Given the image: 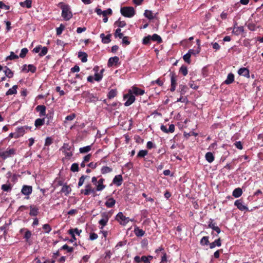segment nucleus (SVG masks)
Listing matches in <instances>:
<instances>
[{"instance_id": "7", "label": "nucleus", "mask_w": 263, "mask_h": 263, "mask_svg": "<svg viewBox=\"0 0 263 263\" xmlns=\"http://www.w3.org/2000/svg\"><path fill=\"white\" fill-rule=\"evenodd\" d=\"M96 191V188H93L90 183H88L85 185V189H82L81 190V193L88 196L90 194H95Z\"/></svg>"}, {"instance_id": "38", "label": "nucleus", "mask_w": 263, "mask_h": 263, "mask_svg": "<svg viewBox=\"0 0 263 263\" xmlns=\"http://www.w3.org/2000/svg\"><path fill=\"white\" fill-rule=\"evenodd\" d=\"M91 149V145H88L85 147H81L79 149L80 153L85 154L89 152Z\"/></svg>"}, {"instance_id": "58", "label": "nucleus", "mask_w": 263, "mask_h": 263, "mask_svg": "<svg viewBox=\"0 0 263 263\" xmlns=\"http://www.w3.org/2000/svg\"><path fill=\"white\" fill-rule=\"evenodd\" d=\"M43 229L46 233H49L51 231V227L49 224H45L43 226Z\"/></svg>"}, {"instance_id": "55", "label": "nucleus", "mask_w": 263, "mask_h": 263, "mask_svg": "<svg viewBox=\"0 0 263 263\" xmlns=\"http://www.w3.org/2000/svg\"><path fill=\"white\" fill-rule=\"evenodd\" d=\"M61 250H66L67 252H72L73 251V248L72 247H69L67 245H63L61 248Z\"/></svg>"}, {"instance_id": "53", "label": "nucleus", "mask_w": 263, "mask_h": 263, "mask_svg": "<svg viewBox=\"0 0 263 263\" xmlns=\"http://www.w3.org/2000/svg\"><path fill=\"white\" fill-rule=\"evenodd\" d=\"M179 72H180L183 74V76H186L188 72L186 66L182 65L180 68Z\"/></svg>"}, {"instance_id": "4", "label": "nucleus", "mask_w": 263, "mask_h": 263, "mask_svg": "<svg viewBox=\"0 0 263 263\" xmlns=\"http://www.w3.org/2000/svg\"><path fill=\"white\" fill-rule=\"evenodd\" d=\"M71 146L69 145L68 143H64L63 145L60 149L62 151V153L65 156V158L67 159H70L73 155V153L71 152Z\"/></svg>"}, {"instance_id": "42", "label": "nucleus", "mask_w": 263, "mask_h": 263, "mask_svg": "<svg viewBox=\"0 0 263 263\" xmlns=\"http://www.w3.org/2000/svg\"><path fill=\"white\" fill-rule=\"evenodd\" d=\"M117 91L116 89H111L107 95L108 99H111L115 97L117 95Z\"/></svg>"}, {"instance_id": "26", "label": "nucleus", "mask_w": 263, "mask_h": 263, "mask_svg": "<svg viewBox=\"0 0 263 263\" xmlns=\"http://www.w3.org/2000/svg\"><path fill=\"white\" fill-rule=\"evenodd\" d=\"M243 31V27L242 26H237V23H236L234 25L233 32L236 35H238Z\"/></svg>"}, {"instance_id": "30", "label": "nucleus", "mask_w": 263, "mask_h": 263, "mask_svg": "<svg viewBox=\"0 0 263 263\" xmlns=\"http://www.w3.org/2000/svg\"><path fill=\"white\" fill-rule=\"evenodd\" d=\"M205 160L209 162V163H212L214 160V156L212 153L211 152H208L205 154Z\"/></svg>"}, {"instance_id": "1", "label": "nucleus", "mask_w": 263, "mask_h": 263, "mask_svg": "<svg viewBox=\"0 0 263 263\" xmlns=\"http://www.w3.org/2000/svg\"><path fill=\"white\" fill-rule=\"evenodd\" d=\"M58 6L62 10L61 16L64 20L67 21L72 17L73 14L69 5L63 2H60Z\"/></svg>"}, {"instance_id": "63", "label": "nucleus", "mask_w": 263, "mask_h": 263, "mask_svg": "<svg viewBox=\"0 0 263 263\" xmlns=\"http://www.w3.org/2000/svg\"><path fill=\"white\" fill-rule=\"evenodd\" d=\"M76 117V115L74 113L71 114L68 116H67L65 118L66 121H71Z\"/></svg>"}, {"instance_id": "34", "label": "nucleus", "mask_w": 263, "mask_h": 263, "mask_svg": "<svg viewBox=\"0 0 263 263\" xmlns=\"http://www.w3.org/2000/svg\"><path fill=\"white\" fill-rule=\"evenodd\" d=\"M144 15L145 17L147 18L149 20H152L154 18L155 16L152 11L146 10L144 12Z\"/></svg>"}, {"instance_id": "6", "label": "nucleus", "mask_w": 263, "mask_h": 263, "mask_svg": "<svg viewBox=\"0 0 263 263\" xmlns=\"http://www.w3.org/2000/svg\"><path fill=\"white\" fill-rule=\"evenodd\" d=\"M123 98L124 99H127V101L124 103L125 106L130 105L135 101V96L132 93V91L129 90L127 93L124 95Z\"/></svg>"}, {"instance_id": "27", "label": "nucleus", "mask_w": 263, "mask_h": 263, "mask_svg": "<svg viewBox=\"0 0 263 263\" xmlns=\"http://www.w3.org/2000/svg\"><path fill=\"white\" fill-rule=\"evenodd\" d=\"M18 88L17 85H15L13 86L11 88H10L6 93V96H9L12 95H15L17 93V88Z\"/></svg>"}, {"instance_id": "11", "label": "nucleus", "mask_w": 263, "mask_h": 263, "mask_svg": "<svg viewBox=\"0 0 263 263\" xmlns=\"http://www.w3.org/2000/svg\"><path fill=\"white\" fill-rule=\"evenodd\" d=\"M129 90H130L132 93L134 95L136 96H142L145 93L144 90L136 86H133L130 89H129Z\"/></svg>"}, {"instance_id": "21", "label": "nucleus", "mask_w": 263, "mask_h": 263, "mask_svg": "<svg viewBox=\"0 0 263 263\" xmlns=\"http://www.w3.org/2000/svg\"><path fill=\"white\" fill-rule=\"evenodd\" d=\"M221 246V240L220 238H218V239H216L214 241L210 243L209 244V247L210 249H213L215 247H220Z\"/></svg>"}, {"instance_id": "15", "label": "nucleus", "mask_w": 263, "mask_h": 263, "mask_svg": "<svg viewBox=\"0 0 263 263\" xmlns=\"http://www.w3.org/2000/svg\"><path fill=\"white\" fill-rule=\"evenodd\" d=\"M123 182V177L121 175H118L115 176L112 180V183L116 184L117 186H120Z\"/></svg>"}, {"instance_id": "23", "label": "nucleus", "mask_w": 263, "mask_h": 263, "mask_svg": "<svg viewBox=\"0 0 263 263\" xmlns=\"http://www.w3.org/2000/svg\"><path fill=\"white\" fill-rule=\"evenodd\" d=\"M87 54L85 52L80 51L78 52V58L83 63L86 62L87 61Z\"/></svg>"}, {"instance_id": "19", "label": "nucleus", "mask_w": 263, "mask_h": 263, "mask_svg": "<svg viewBox=\"0 0 263 263\" xmlns=\"http://www.w3.org/2000/svg\"><path fill=\"white\" fill-rule=\"evenodd\" d=\"M111 36V34H108L106 36L104 33H101L100 35V38L102 40V42L104 44H108L110 42V37Z\"/></svg>"}, {"instance_id": "29", "label": "nucleus", "mask_w": 263, "mask_h": 263, "mask_svg": "<svg viewBox=\"0 0 263 263\" xmlns=\"http://www.w3.org/2000/svg\"><path fill=\"white\" fill-rule=\"evenodd\" d=\"M20 5L22 7L30 8L32 7V1L31 0H25L24 2H20Z\"/></svg>"}, {"instance_id": "32", "label": "nucleus", "mask_w": 263, "mask_h": 263, "mask_svg": "<svg viewBox=\"0 0 263 263\" xmlns=\"http://www.w3.org/2000/svg\"><path fill=\"white\" fill-rule=\"evenodd\" d=\"M242 194V189H240V187H238V188L235 189L233 191L232 195L235 198H238L241 196Z\"/></svg>"}, {"instance_id": "43", "label": "nucleus", "mask_w": 263, "mask_h": 263, "mask_svg": "<svg viewBox=\"0 0 263 263\" xmlns=\"http://www.w3.org/2000/svg\"><path fill=\"white\" fill-rule=\"evenodd\" d=\"M114 36L115 38L119 37L120 39H122L123 36V34L121 33V29L119 28L117 29L114 33Z\"/></svg>"}, {"instance_id": "20", "label": "nucleus", "mask_w": 263, "mask_h": 263, "mask_svg": "<svg viewBox=\"0 0 263 263\" xmlns=\"http://www.w3.org/2000/svg\"><path fill=\"white\" fill-rule=\"evenodd\" d=\"M134 232L137 237H142L144 235L145 232L142 229H140L137 226H135Z\"/></svg>"}, {"instance_id": "54", "label": "nucleus", "mask_w": 263, "mask_h": 263, "mask_svg": "<svg viewBox=\"0 0 263 263\" xmlns=\"http://www.w3.org/2000/svg\"><path fill=\"white\" fill-rule=\"evenodd\" d=\"M28 50L27 48H23L21 51V53L19 55L20 57L21 58H24L26 57V54L28 53Z\"/></svg>"}, {"instance_id": "64", "label": "nucleus", "mask_w": 263, "mask_h": 263, "mask_svg": "<svg viewBox=\"0 0 263 263\" xmlns=\"http://www.w3.org/2000/svg\"><path fill=\"white\" fill-rule=\"evenodd\" d=\"M112 13V10L110 8L107 9L106 10H104L103 11V16L105 17L108 15H111Z\"/></svg>"}, {"instance_id": "12", "label": "nucleus", "mask_w": 263, "mask_h": 263, "mask_svg": "<svg viewBox=\"0 0 263 263\" xmlns=\"http://www.w3.org/2000/svg\"><path fill=\"white\" fill-rule=\"evenodd\" d=\"M171 86L170 90L171 91H174L176 89V86L177 84L176 83V77L175 73H171Z\"/></svg>"}, {"instance_id": "44", "label": "nucleus", "mask_w": 263, "mask_h": 263, "mask_svg": "<svg viewBox=\"0 0 263 263\" xmlns=\"http://www.w3.org/2000/svg\"><path fill=\"white\" fill-rule=\"evenodd\" d=\"M70 171L72 172H78L79 171V164L77 163L72 164L70 167Z\"/></svg>"}, {"instance_id": "10", "label": "nucleus", "mask_w": 263, "mask_h": 263, "mask_svg": "<svg viewBox=\"0 0 263 263\" xmlns=\"http://www.w3.org/2000/svg\"><path fill=\"white\" fill-rule=\"evenodd\" d=\"M119 60V58L117 56L110 58L108 61L107 65L109 67L117 66L120 64Z\"/></svg>"}, {"instance_id": "36", "label": "nucleus", "mask_w": 263, "mask_h": 263, "mask_svg": "<svg viewBox=\"0 0 263 263\" xmlns=\"http://www.w3.org/2000/svg\"><path fill=\"white\" fill-rule=\"evenodd\" d=\"M114 25L117 26L119 28L125 27L126 25V23L124 21H121L120 18L118 21H116Z\"/></svg>"}, {"instance_id": "25", "label": "nucleus", "mask_w": 263, "mask_h": 263, "mask_svg": "<svg viewBox=\"0 0 263 263\" xmlns=\"http://www.w3.org/2000/svg\"><path fill=\"white\" fill-rule=\"evenodd\" d=\"M234 81V75L232 73L228 74L227 79L224 81V83L226 84H230Z\"/></svg>"}, {"instance_id": "13", "label": "nucleus", "mask_w": 263, "mask_h": 263, "mask_svg": "<svg viewBox=\"0 0 263 263\" xmlns=\"http://www.w3.org/2000/svg\"><path fill=\"white\" fill-rule=\"evenodd\" d=\"M104 181L105 179L103 178H100L98 180V184L96 187V190L97 191H101L105 188L106 185L103 184Z\"/></svg>"}, {"instance_id": "51", "label": "nucleus", "mask_w": 263, "mask_h": 263, "mask_svg": "<svg viewBox=\"0 0 263 263\" xmlns=\"http://www.w3.org/2000/svg\"><path fill=\"white\" fill-rule=\"evenodd\" d=\"M191 54L187 52V53L185 54H184L183 57V60L187 63V64H191Z\"/></svg>"}, {"instance_id": "8", "label": "nucleus", "mask_w": 263, "mask_h": 263, "mask_svg": "<svg viewBox=\"0 0 263 263\" xmlns=\"http://www.w3.org/2000/svg\"><path fill=\"white\" fill-rule=\"evenodd\" d=\"M116 220L121 224L125 226L129 221V218L125 217L122 212H119L116 215Z\"/></svg>"}, {"instance_id": "18", "label": "nucleus", "mask_w": 263, "mask_h": 263, "mask_svg": "<svg viewBox=\"0 0 263 263\" xmlns=\"http://www.w3.org/2000/svg\"><path fill=\"white\" fill-rule=\"evenodd\" d=\"M71 192V189L70 185L65 184L63 185L61 192L64 193L65 196L68 195Z\"/></svg>"}, {"instance_id": "61", "label": "nucleus", "mask_w": 263, "mask_h": 263, "mask_svg": "<svg viewBox=\"0 0 263 263\" xmlns=\"http://www.w3.org/2000/svg\"><path fill=\"white\" fill-rule=\"evenodd\" d=\"M155 83H156L159 86H161L163 84V81L161 80L160 78H158L157 80L152 82V84H154Z\"/></svg>"}, {"instance_id": "9", "label": "nucleus", "mask_w": 263, "mask_h": 263, "mask_svg": "<svg viewBox=\"0 0 263 263\" xmlns=\"http://www.w3.org/2000/svg\"><path fill=\"white\" fill-rule=\"evenodd\" d=\"M32 187L30 185H24L22 186V190H21V193L24 195L26 196L25 199H29V195L32 193Z\"/></svg>"}, {"instance_id": "48", "label": "nucleus", "mask_w": 263, "mask_h": 263, "mask_svg": "<svg viewBox=\"0 0 263 263\" xmlns=\"http://www.w3.org/2000/svg\"><path fill=\"white\" fill-rule=\"evenodd\" d=\"M200 51V48L199 46H198L196 49H190L188 51V52L192 55H196L198 54Z\"/></svg>"}, {"instance_id": "49", "label": "nucleus", "mask_w": 263, "mask_h": 263, "mask_svg": "<svg viewBox=\"0 0 263 263\" xmlns=\"http://www.w3.org/2000/svg\"><path fill=\"white\" fill-rule=\"evenodd\" d=\"M65 26L63 24H61L60 27L56 29L57 35H60L62 34L63 31L65 29Z\"/></svg>"}, {"instance_id": "3", "label": "nucleus", "mask_w": 263, "mask_h": 263, "mask_svg": "<svg viewBox=\"0 0 263 263\" xmlns=\"http://www.w3.org/2000/svg\"><path fill=\"white\" fill-rule=\"evenodd\" d=\"M101 216L102 218L99 221V224L101 226L100 228V229H102L105 227L108 220L109 218L111 216V213L110 212H104L101 213Z\"/></svg>"}, {"instance_id": "24", "label": "nucleus", "mask_w": 263, "mask_h": 263, "mask_svg": "<svg viewBox=\"0 0 263 263\" xmlns=\"http://www.w3.org/2000/svg\"><path fill=\"white\" fill-rule=\"evenodd\" d=\"M116 203V200L113 198H109L105 203V205L108 208H112Z\"/></svg>"}, {"instance_id": "40", "label": "nucleus", "mask_w": 263, "mask_h": 263, "mask_svg": "<svg viewBox=\"0 0 263 263\" xmlns=\"http://www.w3.org/2000/svg\"><path fill=\"white\" fill-rule=\"evenodd\" d=\"M5 69H6L4 70L5 75L9 78H12L13 76V71L7 67H5Z\"/></svg>"}, {"instance_id": "31", "label": "nucleus", "mask_w": 263, "mask_h": 263, "mask_svg": "<svg viewBox=\"0 0 263 263\" xmlns=\"http://www.w3.org/2000/svg\"><path fill=\"white\" fill-rule=\"evenodd\" d=\"M151 41L157 42L158 43H161L162 42V40L160 35L157 34H154L153 35H151Z\"/></svg>"}, {"instance_id": "37", "label": "nucleus", "mask_w": 263, "mask_h": 263, "mask_svg": "<svg viewBox=\"0 0 263 263\" xmlns=\"http://www.w3.org/2000/svg\"><path fill=\"white\" fill-rule=\"evenodd\" d=\"M25 133V129L23 128V126L18 127L16 129V133L17 134L16 137H18V138H19L21 136H23Z\"/></svg>"}, {"instance_id": "47", "label": "nucleus", "mask_w": 263, "mask_h": 263, "mask_svg": "<svg viewBox=\"0 0 263 263\" xmlns=\"http://www.w3.org/2000/svg\"><path fill=\"white\" fill-rule=\"evenodd\" d=\"M18 56L15 54L13 52L11 51L10 52V55L8 56L6 58V60H12L18 59Z\"/></svg>"}, {"instance_id": "41", "label": "nucleus", "mask_w": 263, "mask_h": 263, "mask_svg": "<svg viewBox=\"0 0 263 263\" xmlns=\"http://www.w3.org/2000/svg\"><path fill=\"white\" fill-rule=\"evenodd\" d=\"M148 154L147 150H140L137 154V157L138 158H144Z\"/></svg>"}, {"instance_id": "2", "label": "nucleus", "mask_w": 263, "mask_h": 263, "mask_svg": "<svg viewBox=\"0 0 263 263\" xmlns=\"http://www.w3.org/2000/svg\"><path fill=\"white\" fill-rule=\"evenodd\" d=\"M121 14L126 17H132L135 15V10L133 7L125 6L121 7L120 9Z\"/></svg>"}, {"instance_id": "59", "label": "nucleus", "mask_w": 263, "mask_h": 263, "mask_svg": "<svg viewBox=\"0 0 263 263\" xmlns=\"http://www.w3.org/2000/svg\"><path fill=\"white\" fill-rule=\"evenodd\" d=\"M187 88V87L186 86L183 85H180L179 89L180 90V94L181 95H184L186 92Z\"/></svg>"}, {"instance_id": "45", "label": "nucleus", "mask_w": 263, "mask_h": 263, "mask_svg": "<svg viewBox=\"0 0 263 263\" xmlns=\"http://www.w3.org/2000/svg\"><path fill=\"white\" fill-rule=\"evenodd\" d=\"M31 235L32 234L30 231L28 230H26L24 235V238L25 239V241L26 242L28 241L29 239L30 238L31 236Z\"/></svg>"}, {"instance_id": "57", "label": "nucleus", "mask_w": 263, "mask_h": 263, "mask_svg": "<svg viewBox=\"0 0 263 263\" xmlns=\"http://www.w3.org/2000/svg\"><path fill=\"white\" fill-rule=\"evenodd\" d=\"M87 93H88L87 97L89 98L91 102H96L98 100V98L95 96L93 94L90 93L88 92Z\"/></svg>"}, {"instance_id": "28", "label": "nucleus", "mask_w": 263, "mask_h": 263, "mask_svg": "<svg viewBox=\"0 0 263 263\" xmlns=\"http://www.w3.org/2000/svg\"><path fill=\"white\" fill-rule=\"evenodd\" d=\"M12 189V185L10 183L4 184L1 186V189L4 192H9L11 191Z\"/></svg>"}, {"instance_id": "16", "label": "nucleus", "mask_w": 263, "mask_h": 263, "mask_svg": "<svg viewBox=\"0 0 263 263\" xmlns=\"http://www.w3.org/2000/svg\"><path fill=\"white\" fill-rule=\"evenodd\" d=\"M46 106L43 105H40L36 107L35 110L39 112L40 116H44L46 115Z\"/></svg>"}, {"instance_id": "56", "label": "nucleus", "mask_w": 263, "mask_h": 263, "mask_svg": "<svg viewBox=\"0 0 263 263\" xmlns=\"http://www.w3.org/2000/svg\"><path fill=\"white\" fill-rule=\"evenodd\" d=\"M216 227H217L216 223L214 222L213 219H210L209 221L208 228L213 230Z\"/></svg>"}, {"instance_id": "60", "label": "nucleus", "mask_w": 263, "mask_h": 263, "mask_svg": "<svg viewBox=\"0 0 263 263\" xmlns=\"http://www.w3.org/2000/svg\"><path fill=\"white\" fill-rule=\"evenodd\" d=\"M52 142H53V141H52V139L51 137H47L45 140V146H49L50 145H51L52 143Z\"/></svg>"}, {"instance_id": "39", "label": "nucleus", "mask_w": 263, "mask_h": 263, "mask_svg": "<svg viewBox=\"0 0 263 263\" xmlns=\"http://www.w3.org/2000/svg\"><path fill=\"white\" fill-rule=\"evenodd\" d=\"M112 171V168L110 167L107 166H103L101 170V172L102 174H105L107 173H109L111 172Z\"/></svg>"}, {"instance_id": "50", "label": "nucleus", "mask_w": 263, "mask_h": 263, "mask_svg": "<svg viewBox=\"0 0 263 263\" xmlns=\"http://www.w3.org/2000/svg\"><path fill=\"white\" fill-rule=\"evenodd\" d=\"M27 70H26V73L27 72H28L29 71L31 72L32 73H34L35 72L36 70V68L35 66H34L32 64H29L27 66Z\"/></svg>"}, {"instance_id": "14", "label": "nucleus", "mask_w": 263, "mask_h": 263, "mask_svg": "<svg viewBox=\"0 0 263 263\" xmlns=\"http://www.w3.org/2000/svg\"><path fill=\"white\" fill-rule=\"evenodd\" d=\"M238 73L240 76L249 78L250 77V71L247 68H241L238 71Z\"/></svg>"}, {"instance_id": "62", "label": "nucleus", "mask_w": 263, "mask_h": 263, "mask_svg": "<svg viewBox=\"0 0 263 263\" xmlns=\"http://www.w3.org/2000/svg\"><path fill=\"white\" fill-rule=\"evenodd\" d=\"M102 74H101V73H96L95 74L94 80L97 82H99L102 80Z\"/></svg>"}, {"instance_id": "35", "label": "nucleus", "mask_w": 263, "mask_h": 263, "mask_svg": "<svg viewBox=\"0 0 263 263\" xmlns=\"http://www.w3.org/2000/svg\"><path fill=\"white\" fill-rule=\"evenodd\" d=\"M209 236H203L200 241V244L202 246L209 245L210 242L209 240Z\"/></svg>"}, {"instance_id": "22", "label": "nucleus", "mask_w": 263, "mask_h": 263, "mask_svg": "<svg viewBox=\"0 0 263 263\" xmlns=\"http://www.w3.org/2000/svg\"><path fill=\"white\" fill-rule=\"evenodd\" d=\"M39 214V209L34 206H30L29 215L31 216H36Z\"/></svg>"}, {"instance_id": "5", "label": "nucleus", "mask_w": 263, "mask_h": 263, "mask_svg": "<svg viewBox=\"0 0 263 263\" xmlns=\"http://www.w3.org/2000/svg\"><path fill=\"white\" fill-rule=\"evenodd\" d=\"M16 154V149L13 148H8L5 151L0 152V157L5 160L8 158L11 157Z\"/></svg>"}, {"instance_id": "33", "label": "nucleus", "mask_w": 263, "mask_h": 263, "mask_svg": "<svg viewBox=\"0 0 263 263\" xmlns=\"http://www.w3.org/2000/svg\"><path fill=\"white\" fill-rule=\"evenodd\" d=\"M45 123V118H38L35 120L34 122V125L36 128H39L40 127L43 125Z\"/></svg>"}, {"instance_id": "52", "label": "nucleus", "mask_w": 263, "mask_h": 263, "mask_svg": "<svg viewBox=\"0 0 263 263\" xmlns=\"http://www.w3.org/2000/svg\"><path fill=\"white\" fill-rule=\"evenodd\" d=\"M48 52V48L47 47H42L41 48V51L39 53V55L40 57H43Z\"/></svg>"}, {"instance_id": "46", "label": "nucleus", "mask_w": 263, "mask_h": 263, "mask_svg": "<svg viewBox=\"0 0 263 263\" xmlns=\"http://www.w3.org/2000/svg\"><path fill=\"white\" fill-rule=\"evenodd\" d=\"M151 35L145 36L142 40V44L145 45H149L151 43Z\"/></svg>"}, {"instance_id": "17", "label": "nucleus", "mask_w": 263, "mask_h": 263, "mask_svg": "<svg viewBox=\"0 0 263 263\" xmlns=\"http://www.w3.org/2000/svg\"><path fill=\"white\" fill-rule=\"evenodd\" d=\"M234 205L236 206L237 208L241 211L248 210L247 206L243 205L241 200L240 199L236 200L234 202Z\"/></svg>"}]
</instances>
